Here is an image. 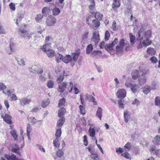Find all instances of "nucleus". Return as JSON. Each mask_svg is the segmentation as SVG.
<instances>
[{"mask_svg":"<svg viewBox=\"0 0 160 160\" xmlns=\"http://www.w3.org/2000/svg\"><path fill=\"white\" fill-rule=\"evenodd\" d=\"M152 35L151 31L141 28L137 34V40L140 41V42L138 46V49L142 47V44L144 47H146L150 45L152 43L151 40L149 39Z\"/></svg>","mask_w":160,"mask_h":160,"instance_id":"1","label":"nucleus"},{"mask_svg":"<svg viewBox=\"0 0 160 160\" xmlns=\"http://www.w3.org/2000/svg\"><path fill=\"white\" fill-rule=\"evenodd\" d=\"M126 92L124 89H121L118 90L116 93L117 96L121 99H123L126 96Z\"/></svg>","mask_w":160,"mask_h":160,"instance_id":"2","label":"nucleus"},{"mask_svg":"<svg viewBox=\"0 0 160 160\" xmlns=\"http://www.w3.org/2000/svg\"><path fill=\"white\" fill-rule=\"evenodd\" d=\"M56 22V19L54 17H51L48 18L46 21L47 25L52 26L54 25Z\"/></svg>","mask_w":160,"mask_h":160,"instance_id":"3","label":"nucleus"},{"mask_svg":"<svg viewBox=\"0 0 160 160\" xmlns=\"http://www.w3.org/2000/svg\"><path fill=\"white\" fill-rule=\"evenodd\" d=\"M20 103L21 105L24 106L29 104L32 101V99L28 97L20 99Z\"/></svg>","mask_w":160,"mask_h":160,"instance_id":"4","label":"nucleus"},{"mask_svg":"<svg viewBox=\"0 0 160 160\" xmlns=\"http://www.w3.org/2000/svg\"><path fill=\"white\" fill-rule=\"evenodd\" d=\"M138 84L140 86L144 84L146 82V78L145 77V75L143 73L140 74L138 79Z\"/></svg>","mask_w":160,"mask_h":160,"instance_id":"5","label":"nucleus"},{"mask_svg":"<svg viewBox=\"0 0 160 160\" xmlns=\"http://www.w3.org/2000/svg\"><path fill=\"white\" fill-rule=\"evenodd\" d=\"M20 149V148L16 144H14L12 146L11 151L18 154L20 156H21V153L19 151Z\"/></svg>","mask_w":160,"mask_h":160,"instance_id":"6","label":"nucleus"},{"mask_svg":"<svg viewBox=\"0 0 160 160\" xmlns=\"http://www.w3.org/2000/svg\"><path fill=\"white\" fill-rule=\"evenodd\" d=\"M2 117L3 118V120L8 124H11V117L10 115L6 114L4 116L2 115Z\"/></svg>","mask_w":160,"mask_h":160,"instance_id":"7","label":"nucleus"},{"mask_svg":"<svg viewBox=\"0 0 160 160\" xmlns=\"http://www.w3.org/2000/svg\"><path fill=\"white\" fill-rule=\"evenodd\" d=\"M93 39L95 42V43H98L100 40V37L99 35L98 32L96 31L93 33Z\"/></svg>","mask_w":160,"mask_h":160,"instance_id":"8","label":"nucleus"},{"mask_svg":"<svg viewBox=\"0 0 160 160\" xmlns=\"http://www.w3.org/2000/svg\"><path fill=\"white\" fill-rule=\"evenodd\" d=\"M50 12V8L49 7H44L42 11V12L43 15L46 17L49 15Z\"/></svg>","mask_w":160,"mask_h":160,"instance_id":"9","label":"nucleus"},{"mask_svg":"<svg viewBox=\"0 0 160 160\" xmlns=\"http://www.w3.org/2000/svg\"><path fill=\"white\" fill-rule=\"evenodd\" d=\"M151 152H154V154L158 157L160 158V149H157L155 146H152L150 149Z\"/></svg>","mask_w":160,"mask_h":160,"instance_id":"10","label":"nucleus"},{"mask_svg":"<svg viewBox=\"0 0 160 160\" xmlns=\"http://www.w3.org/2000/svg\"><path fill=\"white\" fill-rule=\"evenodd\" d=\"M153 143L155 145L159 146L160 145V136L159 135H156L152 140Z\"/></svg>","mask_w":160,"mask_h":160,"instance_id":"11","label":"nucleus"},{"mask_svg":"<svg viewBox=\"0 0 160 160\" xmlns=\"http://www.w3.org/2000/svg\"><path fill=\"white\" fill-rule=\"evenodd\" d=\"M113 2L112 5V8L113 9L116 11V8L120 6V4L119 0H113Z\"/></svg>","mask_w":160,"mask_h":160,"instance_id":"12","label":"nucleus"},{"mask_svg":"<svg viewBox=\"0 0 160 160\" xmlns=\"http://www.w3.org/2000/svg\"><path fill=\"white\" fill-rule=\"evenodd\" d=\"M140 73L138 71L136 70H134L132 72V77L134 79H137L140 75Z\"/></svg>","mask_w":160,"mask_h":160,"instance_id":"13","label":"nucleus"},{"mask_svg":"<svg viewBox=\"0 0 160 160\" xmlns=\"http://www.w3.org/2000/svg\"><path fill=\"white\" fill-rule=\"evenodd\" d=\"M67 85V82L61 83L59 86V88L58 89V91L61 92H63L65 90V89L66 88Z\"/></svg>","mask_w":160,"mask_h":160,"instance_id":"14","label":"nucleus"},{"mask_svg":"<svg viewBox=\"0 0 160 160\" xmlns=\"http://www.w3.org/2000/svg\"><path fill=\"white\" fill-rule=\"evenodd\" d=\"M100 23V22L98 20H94L92 21V23L90 25L93 28H97L99 26Z\"/></svg>","mask_w":160,"mask_h":160,"instance_id":"15","label":"nucleus"},{"mask_svg":"<svg viewBox=\"0 0 160 160\" xmlns=\"http://www.w3.org/2000/svg\"><path fill=\"white\" fill-rule=\"evenodd\" d=\"M80 53V50L79 49H78L75 52L73 53V55L72 59L74 61H76L77 60Z\"/></svg>","mask_w":160,"mask_h":160,"instance_id":"16","label":"nucleus"},{"mask_svg":"<svg viewBox=\"0 0 160 160\" xmlns=\"http://www.w3.org/2000/svg\"><path fill=\"white\" fill-rule=\"evenodd\" d=\"M52 42H47L46 44L42 46L41 49L44 52L50 49V48L51 47Z\"/></svg>","mask_w":160,"mask_h":160,"instance_id":"17","label":"nucleus"},{"mask_svg":"<svg viewBox=\"0 0 160 160\" xmlns=\"http://www.w3.org/2000/svg\"><path fill=\"white\" fill-rule=\"evenodd\" d=\"M65 122V118L62 117L59 119L57 123L56 128L60 127L61 128Z\"/></svg>","mask_w":160,"mask_h":160,"instance_id":"18","label":"nucleus"},{"mask_svg":"<svg viewBox=\"0 0 160 160\" xmlns=\"http://www.w3.org/2000/svg\"><path fill=\"white\" fill-rule=\"evenodd\" d=\"M18 32L20 33L21 36L23 37H26L28 34V32L23 29H19Z\"/></svg>","mask_w":160,"mask_h":160,"instance_id":"19","label":"nucleus"},{"mask_svg":"<svg viewBox=\"0 0 160 160\" xmlns=\"http://www.w3.org/2000/svg\"><path fill=\"white\" fill-rule=\"evenodd\" d=\"M72 59V58L69 55H67L63 58L62 61L65 63H68Z\"/></svg>","mask_w":160,"mask_h":160,"instance_id":"20","label":"nucleus"},{"mask_svg":"<svg viewBox=\"0 0 160 160\" xmlns=\"http://www.w3.org/2000/svg\"><path fill=\"white\" fill-rule=\"evenodd\" d=\"M66 112L65 109L63 107H62L58 110V115L59 117L62 118Z\"/></svg>","mask_w":160,"mask_h":160,"instance_id":"21","label":"nucleus"},{"mask_svg":"<svg viewBox=\"0 0 160 160\" xmlns=\"http://www.w3.org/2000/svg\"><path fill=\"white\" fill-rule=\"evenodd\" d=\"M55 60L58 63L60 62L61 60H62L63 57L62 55L58 53L55 55Z\"/></svg>","mask_w":160,"mask_h":160,"instance_id":"22","label":"nucleus"},{"mask_svg":"<svg viewBox=\"0 0 160 160\" xmlns=\"http://www.w3.org/2000/svg\"><path fill=\"white\" fill-rule=\"evenodd\" d=\"M130 115V113L127 111H125L124 113V116L125 122L127 123L128 121L129 117Z\"/></svg>","mask_w":160,"mask_h":160,"instance_id":"23","label":"nucleus"},{"mask_svg":"<svg viewBox=\"0 0 160 160\" xmlns=\"http://www.w3.org/2000/svg\"><path fill=\"white\" fill-rule=\"evenodd\" d=\"M49 103L50 100L49 99H44L42 102L41 106L42 108H45L49 104Z\"/></svg>","mask_w":160,"mask_h":160,"instance_id":"24","label":"nucleus"},{"mask_svg":"<svg viewBox=\"0 0 160 160\" xmlns=\"http://www.w3.org/2000/svg\"><path fill=\"white\" fill-rule=\"evenodd\" d=\"M129 37L131 44L132 45H133L136 41L135 37L133 35L132 33H129Z\"/></svg>","mask_w":160,"mask_h":160,"instance_id":"25","label":"nucleus"},{"mask_svg":"<svg viewBox=\"0 0 160 160\" xmlns=\"http://www.w3.org/2000/svg\"><path fill=\"white\" fill-rule=\"evenodd\" d=\"M147 52L148 53L151 55H154L156 53V51L154 49L151 47L148 48Z\"/></svg>","mask_w":160,"mask_h":160,"instance_id":"26","label":"nucleus"},{"mask_svg":"<svg viewBox=\"0 0 160 160\" xmlns=\"http://www.w3.org/2000/svg\"><path fill=\"white\" fill-rule=\"evenodd\" d=\"M62 133L61 129L60 127L56 128V131L55 133V137L59 138L60 137Z\"/></svg>","mask_w":160,"mask_h":160,"instance_id":"27","label":"nucleus"},{"mask_svg":"<svg viewBox=\"0 0 160 160\" xmlns=\"http://www.w3.org/2000/svg\"><path fill=\"white\" fill-rule=\"evenodd\" d=\"M102 109L100 107H99L96 113V115L100 120L101 119L102 117Z\"/></svg>","mask_w":160,"mask_h":160,"instance_id":"28","label":"nucleus"},{"mask_svg":"<svg viewBox=\"0 0 160 160\" xmlns=\"http://www.w3.org/2000/svg\"><path fill=\"white\" fill-rule=\"evenodd\" d=\"M151 90V87L150 86H146L143 88L142 91L144 94H147Z\"/></svg>","mask_w":160,"mask_h":160,"instance_id":"29","label":"nucleus"},{"mask_svg":"<svg viewBox=\"0 0 160 160\" xmlns=\"http://www.w3.org/2000/svg\"><path fill=\"white\" fill-rule=\"evenodd\" d=\"M38 68V67L36 65H33L32 67L29 68L30 72L33 73H37V69Z\"/></svg>","mask_w":160,"mask_h":160,"instance_id":"30","label":"nucleus"},{"mask_svg":"<svg viewBox=\"0 0 160 160\" xmlns=\"http://www.w3.org/2000/svg\"><path fill=\"white\" fill-rule=\"evenodd\" d=\"M139 87L138 85L135 84H132L131 87V89L133 93H135L137 91Z\"/></svg>","mask_w":160,"mask_h":160,"instance_id":"31","label":"nucleus"},{"mask_svg":"<svg viewBox=\"0 0 160 160\" xmlns=\"http://www.w3.org/2000/svg\"><path fill=\"white\" fill-rule=\"evenodd\" d=\"M48 57H53L54 56V52L52 49H49L45 51Z\"/></svg>","mask_w":160,"mask_h":160,"instance_id":"32","label":"nucleus"},{"mask_svg":"<svg viewBox=\"0 0 160 160\" xmlns=\"http://www.w3.org/2000/svg\"><path fill=\"white\" fill-rule=\"evenodd\" d=\"M10 133L11 136L13 137L15 140H17V134L16 131L15 130H12L10 131Z\"/></svg>","mask_w":160,"mask_h":160,"instance_id":"33","label":"nucleus"},{"mask_svg":"<svg viewBox=\"0 0 160 160\" xmlns=\"http://www.w3.org/2000/svg\"><path fill=\"white\" fill-rule=\"evenodd\" d=\"M93 49V47L92 44L88 45L86 48V53L89 54L92 51Z\"/></svg>","mask_w":160,"mask_h":160,"instance_id":"34","label":"nucleus"},{"mask_svg":"<svg viewBox=\"0 0 160 160\" xmlns=\"http://www.w3.org/2000/svg\"><path fill=\"white\" fill-rule=\"evenodd\" d=\"M103 16V15L102 14L98 12H97L95 15V18L98 21L101 20Z\"/></svg>","mask_w":160,"mask_h":160,"instance_id":"35","label":"nucleus"},{"mask_svg":"<svg viewBox=\"0 0 160 160\" xmlns=\"http://www.w3.org/2000/svg\"><path fill=\"white\" fill-rule=\"evenodd\" d=\"M53 14L54 16L58 15L60 12V10L58 8L55 7L52 10Z\"/></svg>","mask_w":160,"mask_h":160,"instance_id":"36","label":"nucleus"},{"mask_svg":"<svg viewBox=\"0 0 160 160\" xmlns=\"http://www.w3.org/2000/svg\"><path fill=\"white\" fill-rule=\"evenodd\" d=\"M89 132L90 136L93 137H95V132L94 128H92L90 127L89 129Z\"/></svg>","mask_w":160,"mask_h":160,"instance_id":"37","label":"nucleus"},{"mask_svg":"<svg viewBox=\"0 0 160 160\" xmlns=\"http://www.w3.org/2000/svg\"><path fill=\"white\" fill-rule=\"evenodd\" d=\"M47 85L48 88H51L54 86V82L52 80H49L48 81Z\"/></svg>","mask_w":160,"mask_h":160,"instance_id":"38","label":"nucleus"},{"mask_svg":"<svg viewBox=\"0 0 160 160\" xmlns=\"http://www.w3.org/2000/svg\"><path fill=\"white\" fill-rule=\"evenodd\" d=\"M113 47V46L111 44H107L105 46L106 50L108 51L112 50Z\"/></svg>","mask_w":160,"mask_h":160,"instance_id":"39","label":"nucleus"},{"mask_svg":"<svg viewBox=\"0 0 160 160\" xmlns=\"http://www.w3.org/2000/svg\"><path fill=\"white\" fill-rule=\"evenodd\" d=\"M112 28L114 31H116L119 28L118 26L117 25L116 22L115 20L112 22Z\"/></svg>","mask_w":160,"mask_h":160,"instance_id":"40","label":"nucleus"},{"mask_svg":"<svg viewBox=\"0 0 160 160\" xmlns=\"http://www.w3.org/2000/svg\"><path fill=\"white\" fill-rule=\"evenodd\" d=\"M155 104L156 106H160V97L159 96L156 97L154 100Z\"/></svg>","mask_w":160,"mask_h":160,"instance_id":"41","label":"nucleus"},{"mask_svg":"<svg viewBox=\"0 0 160 160\" xmlns=\"http://www.w3.org/2000/svg\"><path fill=\"white\" fill-rule=\"evenodd\" d=\"M58 138H56L53 140V144L55 147H58L60 145L59 143Z\"/></svg>","mask_w":160,"mask_h":160,"instance_id":"42","label":"nucleus"},{"mask_svg":"<svg viewBox=\"0 0 160 160\" xmlns=\"http://www.w3.org/2000/svg\"><path fill=\"white\" fill-rule=\"evenodd\" d=\"M65 99L64 98H62L60 99L58 103V107L60 108L61 107L65 104Z\"/></svg>","mask_w":160,"mask_h":160,"instance_id":"43","label":"nucleus"},{"mask_svg":"<svg viewBox=\"0 0 160 160\" xmlns=\"http://www.w3.org/2000/svg\"><path fill=\"white\" fill-rule=\"evenodd\" d=\"M43 17V15L41 14H38L35 18V19L37 22H40L42 18Z\"/></svg>","mask_w":160,"mask_h":160,"instance_id":"44","label":"nucleus"},{"mask_svg":"<svg viewBox=\"0 0 160 160\" xmlns=\"http://www.w3.org/2000/svg\"><path fill=\"white\" fill-rule=\"evenodd\" d=\"M92 54L93 56H95L96 55L100 56L102 54V52L101 51L99 50L94 51L92 53Z\"/></svg>","mask_w":160,"mask_h":160,"instance_id":"45","label":"nucleus"},{"mask_svg":"<svg viewBox=\"0 0 160 160\" xmlns=\"http://www.w3.org/2000/svg\"><path fill=\"white\" fill-rule=\"evenodd\" d=\"M39 78L40 80L42 82H44L46 80V75L44 74H41V75L39 76Z\"/></svg>","mask_w":160,"mask_h":160,"instance_id":"46","label":"nucleus"},{"mask_svg":"<svg viewBox=\"0 0 160 160\" xmlns=\"http://www.w3.org/2000/svg\"><path fill=\"white\" fill-rule=\"evenodd\" d=\"M93 18V17L92 16H89L86 19V21L87 22V23H88L89 25H90L92 23L91 22L92 21V19Z\"/></svg>","mask_w":160,"mask_h":160,"instance_id":"47","label":"nucleus"},{"mask_svg":"<svg viewBox=\"0 0 160 160\" xmlns=\"http://www.w3.org/2000/svg\"><path fill=\"white\" fill-rule=\"evenodd\" d=\"M110 36V33L108 32V31H106L105 34V40L106 41H108Z\"/></svg>","mask_w":160,"mask_h":160,"instance_id":"48","label":"nucleus"},{"mask_svg":"<svg viewBox=\"0 0 160 160\" xmlns=\"http://www.w3.org/2000/svg\"><path fill=\"white\" fill-rule=\"evenodd\" d=\"M18 64L24 66L25 65V62L23 59H21L19 60L16 59Z\"/></svg>","mask_w":160,"mask_h":160,"instance_id":"49","label":"nucleus"},{"mask_svg":"<svg viewBox=\"0 0 160 160\" xmlns=\"http://www.w3.org/2000/svg\"><path fill=\"white\" fill-rule=\"evenodd\" d=\"M79 108L80 109V112L81 114H85L84 108L82 105H80Z\"/></svg>","mask_w":160,"mask_h":160,"instance_id":"50","label":"nucleus"},{"mask_svg":"<svg viewBox=\"0 0 160 160\" xmlns=\"http://www.w3.org/2000/svg\"><path fill=\"white\" fill-rule=\"evenodd\" d=\"M64 153L63 152L61 149H59L57 152V156L59 158L61 157L63 155Z\"/></svg>","mask_w":160,"mask_h":160,"instance_id":"51","label":"nucleus"},{"mask_svg":"<svg viewBox=\"0 0 160 160\" xmlns=\"http://www.w3.org/2000/svg\"><path fill=\"white\" fill-rule=\"evenodd\" d=\"M150 60L151 61L152 63L154 64L157 63L158 61V59L155 56H152L150 58Z\"/></svg>","mask_w":160,"mask_h":160,"instance_id":"52","label":"nucleus"},{"mask_svg":"<svg viewBox=\"0 0 160 160\" xmlns=\"http://www.w3.org/2000/svg\"><path fill=\"white\" fill-rule=\"evenodd\" d=\"M91 158L92 160H98V155L97 154H92V156H91Z\"/></svg>","mask_w":160,"mask_h":160,"instance_id":"53","label":"nucleus"},{"mask_svg":"<svg viewBox=\"0 0 160 160\" xmlns=\"http://www.w3.org/2000/svg\"><path fill=\"white\" fill-rule=\"evenodd\" d=\"M9 6L11 10L13 11L15 10V7L14 3L11 2L9 5Z\"/></svg>","mask_w":160,"mask_h":160,"instance_id":"54","label":"nucleus"},{"mask_svg":"<svg viewBox=\"0 0 160 160\" xmlns=\"http://www.w3.org/2000/svg\"><path fill=\"white\" fill-rule=\"evenodd\" d=\"M63 76H66L64 72H63V75H60L59 76V77L58 78V83H60L62 81V80H63V79L64 78Z\"/></svg>","mask_w":160,"mask_h":160,"instance_id":"55","label":"nucleus"},{"mask_svg":"<svg viewBox=\"0 0 160 160\" xmlns=\"http://www.w3.org/2000/svg\"><path fill=\"white\" fill-rule=\"evenodd\" d=\"M28 119L30 121L31 123L33 124L37 122V120L34 117H30L29 118H28Z\"/></svg>","mask_w":160,"mask_h":160,"instance_id":"56","label":"nucleus"},{"mask_svg":"<svg viewBox=\"0 0 160 160\" xmlns=\"http://www.w3.org/2000/svg\"><path fill=\"white\" fill-rule=\"evenodd\" d=\"M12 89L11 88L9 89L6 92H5L4 91H3L2 92L3 94H7L8 96L11 95V94L12 93Z\"/></svg>","mask_w":160,"mask_h":160,"instance_id":"57","label":"nucleus"},{"mask_svg":"<svg viewBox=\"0 0 160 160\" xmlns=\"http://www.w3.org/2000/svg\"><path fill=\"white\" fill-rule=\"evenodd\" d=\"M93 97L92 96L88 94H86V99L89 102H91Z\"/></svg>","mask_w":160,"mask_h":160,"instance_id":"58","label":"nucleus"},{"mask_svg":"<svg viewBox=\"0 0 160 160\" xmlns=\"http://www.w3.org/2000/svg\"><path fill=\"white\" fill-rule=\"evenodd\" d=\"M52 42V38L49 36H47L46 37L45 40V42L46 43L47 42Z\"/></svg>","mask_w":160,"mask_h":160,"instance_id":"59","label":"nucleus"},{"mask_svg":"<svg viewBox=\"0 0 160 160\" xmlns=\"http://www.w3.org/2000/svg\"><path fill=\"white\" fill-rule=\"evenodd\" d=\"M12 154L11 156H10L7 154H5L4 155V157L5 158H7L8 160H12L13 158Z\"/></svg>","mask_w":160,"mask_h":160,"instance_id":"60","label":"nucleus"},{"mask_svg":"<svg viewBox=\"0 0 160 160\" xmlns=\"http://www.w3.org/2000/svg\"><path fill=\"white\" fill-rule=\"evenodd\" d=\"M6 88V86L4 84L2 83H0V91H3Z\"/></svg>","mask_w":160,"mask_h":160,"instance_id":"61","label":"nucleus"},{"mask_svg":"<svg viewBox=\"0 0 160 160\" xmlns=\"http://www.w3.org/2000/svg\"><path fill=\"white\" fill-rule=\"evenodd\" d=\"M131 147V144L129 142H128L124 146V148L128 150L130 149Z\"/></svg>","mask_w":160,"mask_h":160,"instance_id":"62","label":"nucleus"},{"mask_svg":"<svg viewBox=\"0 0 160 160\" xmlns=\"http://www.w3.org/2000/svg\"><path fill=\"white\" fill-rule=\"evenodd\" d=\"M123 48L119 46H116V50L118 52H121Z\"/></svg>","mask_w":160,"mask_h":160,"instance_id":"63","label":"nucleus"},{"mask_svg":"<svg viewBox=\"0 0 160 160\" xmlns=\"http://www.w3.org/2000/svg\"><path fill=\"white\" fill-rule=\"evenodd\" d=\"M122 155L125 158L129 159L130 156L129 154L127 152H125L124 153L122 154Z\"/></svg>","mask_w":160,"mask_h":160,"instance_id":"64","label":"nucleus"}]
</instances>
